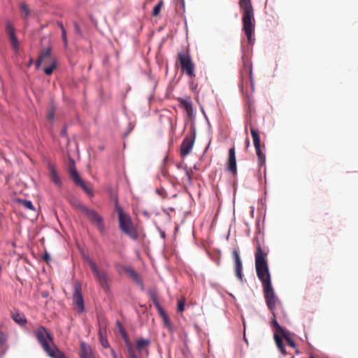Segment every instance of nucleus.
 <instances>
[{
  "instance_id": "34",
  "label": "nucleus",
  "mask_w": 358,
  "mask_h": 358,
  "mask_svg": "<svg viewBox=\"0 0 358 358\" xmlns=\"http://www.w3.org/2000/svg\"><path fill=\"white\" fill-rule=\"evenodd\" d=\"M177 168L179 169H184L185 170V174L188 178V180L191 181L192 177H191L190 171H189L185 166H183V164H182L180 163L177 164Z\"/></svg>"
},
{
  "instance_id": "29",
  "label": "nucleus",
  "mask_w": 358,
  "mask_h": 358,
  "mask_svg": "<svg viewBox=\"0 0 358 358\" xmlns=\"http://www.w3.org/2000/svg\"><path fill=\"white\" fill-rule=\"evenodd\" d=\"M6 32L8 36L15 34L13 24L10 21L6 22Z\"/></svg>"
},
{
  "instance_id": "30",
  "label": "nucleus",
  "mask_w": 358,
  "mask_h": 358,
  "mask_svg": "<svg viewBox=\"0 0 358 358\" xmlns=\"http://www.w3.org/2000/svg\"><path fill=\"white\" fill-rule=\"evenodd\" d=\"M163 6V1L160 0L158 3L154 7L152 10V15L153 16H157L159 13H160L162 8Z\"/></svg>"
},
{
  "instance_id": "7",
  "label": "nucleus",
  "mask_w": 358,
  "mask_h": 358,
  "mask_svg": "<svg viewBox=\"0 0 358 358\" xmlns=\"http://www.w3.org/2000/svg\"><path fill=\"white\" fill-rule=\"evenodd\" d=\"M89 266L98 280L100 286L106 291L109 290L108 277L106 273L100 270L97 265L90 259H87Z\"/></svg>"
},
{
  "instance_id": "39",
  "label": "nucleus",
  "mask_w": 358,
  "mask_h": 358,
  "mask_svg": "<svg viewBox=\"0 0 358 358\" xmlns=\"http://www.w3.org/2000/svg\"><path fill=\"white\" fill-rule=\"evenodd\" d=\"M163 320L165 323V324L169 327V328H171V322L169 319V317L168 315H166L165 317H163Z\"/></svg>"
},
{
  "instance_id": "19",
  "label": "nucleus",
  "mask_w": 358,
  "mask_h": 358,
  "mask_svg": "<svg viewBox=\"0 0 358 358\" xmlns=\"http://www.w3.org/2000/svg\"><path fill=\"white\" fill-rule=\"evenodd\" d=\"M69 173L73 182L80 178L79 173L76 169L75 162L73 159H70L69 162Z\"/></svg>"
},
{
  "instance_id": "2",
  "label": "nucleus",
  "mask_w": 358,
  "mask_h": 358,
  "mask_svg": "<svg viewBox=\"0 0 358 358\" xmlns=\"http://www.w3.org/2000/svg\"><path fill=\"white\" fill-rule=\"evenodd\" d=\"M239 6L243 10V29L250 43L255 30L254 9L250 0H239Z\"/></svg>"
},
{
  "instance_id": "3",
  "label": "nucleus",
  "mask_w": 358,
  "mask_h": 358,
  "mask_svg": "<svg viewBox=\"0 0 358 358\" xmlns=\"http://www.w3.org/2000/svg\"><path fill=\"white\" fill-rule=\"evenodd\" d=\"M118 213V220L120 229L131 238L136 240L138 238V232L132 222L130 216L124 213L120 207L117 208Z\"/></svg>"
},
{
  "instance_id": "26",
  "label": "nucleus",
  "mask_w": 358,
  "mask_h": 358,
  "mask_svg": "<svg viewBox=\"0 0 358 358\" xmlns=\"http://www.w3.org/2000/svg\"><path fill=\"white\" fill-rule=\"evenodd\" d=\"M50 66L48 67L44 68L43 71L46 75H51L54 71L55 69H56L57 66V62L56 59H52L51 62H49Z\"/></svg>"
},
{
  "instance_id": "13",
  "label": "nucleus",
  "mask_w": 358,
  "mask_h": 358,
  "mask_svg": "<svg viewBox=\"0 0 358 358\" xmlns=\"http://www.w3.org/2000/svg\"><path fill=\"white\" fill-rule=\"evenodd\" d=\"M52 50L50 48H47L42 50L41 55L36 62V67L38 68L42 63L48 64L52 59H55L51 55Z\"/></svg>"
},
{
  "instance_id": "36",
  "label": "nucleus",
  "mask_w": 358,
  "mask_h": 358,
  "mask_svg": "<svg viewBox=\"0 0 358 358\" xmlns=\"http://www.w3.org/2000/svg\"><path fill=\"white\" fill-rule=\"evenodd\" d=\"M99 341L101 344V345L106 348L109 347V343L107 341L106 336L99 337Z\"/></svg>"
},
{
  "instance_id": "11",
  "label": "nucleus",
  "mask_w": 358,
  "mask_h": 358,
  "mask_svg": "<svg viewBox=\"0 0 358 358\" xmlns=\"http://www.w3.org/2000/svg\"><path fill=\"white\" fill-rule=\"evenodd\" d=\"M227 170L233 175L237 174L236 151L234 146L231 148L229 150V156L227 159Z\"/></svg>"
},
{
  "instance_id": "24",
  "label": "nucleus",
  "mask_w": 358,
  "mask_h": 358,
  "mask_svg": "<svg viewBox=\"0 0 358 358\" xmlns=\"http://www.w3.org/2000/svg\"><path fill=\"white\" fill-rule=\"evenodd\" d=\"M74 183L76 185L80 186L85 191V192L90 196L92 197L94 196L92 189L90 187H87L85 182L81 178H79L78 180H76Z\"/></svg>"
},
{
  "instance_id": "15",
  "label": "nucleus",
  "mask_w": 358,
  "mask_h": 358,
  "mask_svg": "<svg viewBox=\"0 0 358 358\" xmlns=\"http://www.w3.org/2000/svg\"><path fill=\"white\" fill-rule=\"evenodd\" d=\"M48 169L49 171V176L52 182L57 186H61L62 180L58 175L55 166L51 162H49L48 164Z\"/></svg>"
},
{
  "instance_id": "9",
  "label": "nucleus",
  "mask_w": 358,
  "mask_h": 358,
  "mask_svg": "<svg viewBox=\"0 0 358 358\" xmlns=\"http://www.w3.org/2000/svg\"><path fill=\"white\" fill-rule=\"evenodd\" d=\"M73 302L79 313L84 311V300L81 292V286L79 283L75 284L73 287Z\"/></svg>"
},
{
  "instance_id": "23",
  "label": "nucleus",
  "mask_w": 358,
  "mask_h": 358,
  "mask_svg": "<svg viewBox=\"0 0 358 358\" xmlns=\"http://www.w3.org/2000/svg\"><path fill=\"white\" fill-rule=\"evenodd\" d=\"M150 342L149 339H143V338H139L136 341V348L138 350L145 349V354L148 356V347L149 346Z\"/></svg>"
},
{
  "instance_id": "42",
  "label": "nucleus",
  "mask_w": 358,
  "mask_h": 358,
  "mask_svg": "<svg viewBox=\"0 0 358 358\" xmlns=\"http://www.w3.org/2000/svg\"><path fill=\"white\" fill-rule=\"evenodd\" d=\"M43 259H44L45 262H48V261L50 259V257L49 254L45 253V254L43 255Z\"/></svg>"
},
{
  "instance_id": "27",
  "label": "nucleus",
  "mask_w": 358,
  "mask_h": 358,
  "mask_svg": "<svg viewBox=\"0 0 358 358\" xmlns=\"http://www.w3.org/2000/svg\"><path fill=\"white\" fill-rule=\"evenodd\" d=\"M56 108L53 104H50L47 110V119L49 121H52L55 118V113Z\"/></svg>"
},
{
  "instance_id": "43",
  "label": "nucleus",
  "mask_w": 358,
  "mask_h": 358,
  "mask_svg": "<svg viewBox=\"0 0 358 358\" xmlns=\"http://www.w3.org/2000/svg\"><path fill=\"white\" fill-rule=\"evenodd\" d=\"M57 24H58L59 27L61 29L62 31H63V29H65V28H64V25H63L62 22H58Z\"/></svg>"
},
{
  "instance_id": "12",
  "label": "nucleus",
  "mask_w": 358,
  "mask_h": 358,
  "mask_svg": "<svg viewBox=\"0 0 358 358\" xmlns=\"http://www.w3.org/2000/svg\"><path fill=\"white\" fill-rule=\"evenodd\" d=\"M117 325L119 328L120 334L121 335L122 339L124 340L125 345L127 348L128 355L134 352V349L132 343L129 339L127 332L126 331V330L124 329L123 326L119 321L117 322Z\"/></svg>"
},
{
  "instance_id": "45",
  "label": "nucleus",
  "mask_w": 358,
  "mask_h": 358,
  "mask_svg": "<svg viewBox=\"0 0 358 358\" xmlns=\"http://www.w3.org/2000/svg\"><path fill=\"white\" fill-rule=\"evenodd\" d=\"M61 135L62 136H66V129H64L61 131Z\"/></svg>"
},
{
  "instance_id": "46",
  "label": "nucleus",
  "mask_w": 358,
  "mask_h": 358,
  "mask_svg": "<svg viewBox=\"0 0 358 358\" xmlns=\"http://www.w3.org/2000/svg\"><path fill=\"white\" fill-rule=\"evenodd\" d=\"M113 357L114 358H122V357H121V356L118 357L114 352H113Z\"/></svg>"
},
{
  "instance_id": "31",
  "label": "nucleus",
  "mask_w": 358,
  "mask_h": 358,
  "mask_svg": "<svg viewBox=\"0 0 358 358\" xmlns=\"http://www.w3.org/2000/svg\"><path fill=\"white\" fill-rule=\"evenodd\" d=\"M8 37H9V39H10V43L12 45L13 48L15 50H18V47H19V41H18V40L17 38L16 35L14 34V35L10 36Z\"/></svg>"
},
{
  "instance_id": "5",
  "label": "nucleus",
  "mask_w": 358,
  "mask_h": 358,
  "mask_svg": "<svg viewBox=\"0 0 358 358\" xmlns=\"http://www.w3.org/2000/svg\"><path fill=\"white\" fill-rule=\"evenodd\" d=\"M178 61L180 62L182 71L190 78L195 77V66L188 52H180L178 54Z\"/></svg>"
},
{
  "instance_id": "8",
  "label": "nucleus",
  "mask_w": 358,
  "mask_h": 358,
  "mask_svg": "<svg viewBox=\"0 0 358 358\" xmlns=\"http://www.w3.org/2000/svg\"><path fill=\"white\" fill-rule=\"evenodd\" d=\"M250 133L252 135L256 154L258 158V165L259 167H262L265 165L266 156L262 150L259 134L258 130H257L252 126L250 127Z\"/></svg>"
},
{
  "instance_id": "44",
  "label": "nucleus",
  "mask_w": 358,
  "mask_h": 358,
  "mask_svg": "<svg viewBox=\"0 0 358 358\" xmlns=\"http://www.w3.org/2000/svg\"><path fill=\"white\" fill-rule=\"evenodd\" d=\"M129 358H138L137 355H136L135 352L129 355Z\"/></svg>"
},
{
  "instance_id": "18",
  "label": "nucleus",
  "mask_w": 358,
  "mask_h": 358,
  "mask_svg": "<svg viewBox=\"0 0 358 358\" xmlns=\"http://www.w3.org/2000/svg\"><path fill=\"white\" fill-rule=\"evenodd\" d=\"M12 319L20 325H24L27 323V319L24 315L18 310L11 313Z\"/></svg>"
},
{
  "instance_id": "21",
  "label": "nucleus",
  "mask_w": 358,
  "mask_h": 358,
  "mask_svg": "<svg viewBox=\"0 0 358 358\" xmlns=\"http://www.w3.org/2000/svg\"><path fill=\"white\" fill-rule=\"evenodd\" d=\"M280 336L282 339H285L287 345L295 350L296 353H299V350L296 348V345L294 340L290 336V333L288 331H285L284 334H281Z\"/></svg>"
},
{
  "instance_id": "20",
  "label": "nucleus",
  "mask_w": 358,
  "mask_h": 358,
  "mask_svg": "<svg viewBox=\"0 0 358 358\" xmlns=\"http://www.w3.org/2000/svg\"><path fill=\"white\" fill-rule=\"evenodd\" d=\"M91 354H92V348L85 342L81 341L80 343V357L83 358L86 356L87 357Z\"/></svg>"
},
{
  "instance_id": "25",
  "label": "nucleus",
  "mask_w": 358,
  "mask_h": 358,
  "mask_svg": "<svg viewBox=\"0 0 358 358\" xmlns=\"http://www.w3.org/2000/svg\"><path fill=\"white\" fill-rule=\"evenodd\" d=\"M16 201L18 203L23 206L27 209L31 210H34V205L32 204L31 201L22 199H17Z\"/></svg>"
},
{
  "instance_id": "6",
  "label": "nucleus",
  "mask_w": 358,
  "mask_h": 358,
  "mask_svg": "<svg viewBox=\"0 0 358 358\" xmlns=\"http://www.w3.org/2000/svg\"><path fill=\"white\" fill-rule=\"evenodd\" d=\"M271 313L273 315L271 324L274 328L273 338L280 352L284 355H287V352L285 350V348L283 345V341H282V338L280 336V334H284V331L285 330L278 323L276 320L277 314L275 313V310H273V312H271Z\"/></svg>"
},
{
  "instance_id": "22",
  "label": "nucleus",
  "mask_w": 358,
  "mask_h": 358,
  "mask_svg": "<svg viewBox=\"0 0 358 358\" xmlns=\"http://www.w3.org/2000/svg\"><path fill=\"white\" fill-rule=\"evenodd\" d=\"M127 273L135 281L138 285H143V281L140 278L138 273L131 267L126 268Z\"/></svg>"
},
{
  "instance_id": "48",
  "label": "nucleus",
  "mask_w": 358,
  "mask_h": 358,
  "mask_svg": "<svg viewBox=\"0 0 358 358\" xmlns=\"http://www.w3.org/2000/svg\"><path fill=\"white\" fill-rule=\"evenodd\" d=\"M309 358H315V357L311 355V356L309 357Z\"/></svg>"
},
{
  "instance_id": "40",
  "label": "nucleus",
  "mask_w": 358,
  "mask_h": 358,
  "mask_svg": "<svg viewBox=\"0 0 358 358\" xmlns=\"http://www.w3.org/2000/svg\"><path fill=\"white\" fill-rule=\"evenodd\" d=\"M74 29L76 33L78 34H81V30L77 22L73 23Z\"/></svg>"
},
{
  "instance_id": "28",
  "label": "nucleus",
  "mask_w": 358,
  "mask_h": 358,
  "mask_svg": "<svg viewBox=\"0 0 358 358\" xmlns=\"http://www.w3.org/2000/svg\"><path fill=\"white\" fill-rule=\"evenodd\" d=\"M99 337L106 336V324L105 320L102 321L99 320Z\"/></svg>"
},
{
  "instance_id": "32",
  "label": "nucleus",
  "mask_w": 358,
  "mask_h": 358,
  "mask_svg": "<svg viewBox=\"0 0 358 358\" xmlns=\"http://www.w3.org/2000/svg\"><path fill=\"white\" fill-rule=\"evenodd\" d=\"M185 298L182 297L178 301V312L182 313L185 310Z\"/></svg>"
},
{
  "instance_id": "38",
  "label": "nucleus",
  "mask_w": 358,
  "mask_h": 358,
  "mask_svg": "<svg viewBox=\"0 0 358 358\" xmlns=\"http://www.w3.org/2000/svg\"><path fill=\"white\" fill-rule=\"evenodd\" d=\"M152 301H153V303H154L155 306L156 307L157 311H159L162 308H163L162 307V306L160 305V303H159V301H157V299H156V297L154 296L152 299Z\"/></svg>"
},
{
  "instance_id": "33",
  "label": "nucleus",
  "mask_w": 358,
  "mask_h": 358,
  "mask_svg": "<svg viewBox=\"0 0 358 358\" xmlns=\"http://www.w3.org/2000/svg\"><path fill=\"white\" fill-rule=\"evenodd\" d=\"M20 8L22 12L24 13L25 17H28L30 13V10L28 6L25 3H22L20 6Z\"/></svg>"
},
{
  "instance_id": "4",
  "label": "nucleus",
  "mask_w": 358,
  "mask_h": 358,
  "mask_svg": "<svg viewBox=\"0 0 358 358\" xmlns=\"http://www.w3.org/2000/svg\"><path fill=\"white\" fill-rule=\"evenodd\" d=\"M76 207L83 214H84L92 223L95 224L101 232L105 229L104 224L102 217L99 213L93 209L87 208L86 206L80 202L76 203Z\"/></svg>"
},
{
  "instance_id": "47",
  "label": "nucleus",
  "mask_w": 358,
  "mask_h": 358,
  "mask_svg": "<svg viewBox=\"0 0 358 358\" xmlns=\"http://www.w3.org/2000/svg\"><path fill=\"white\" fill-rule=\"evenodd\" d=\"M246 145H247V147H248L250 145V141L248 138H246Z\"/></svg>"
},
{
  "instance_id": "10",
  "label": "nucleus",
  "mask_w": 358,
  "mask_h": 358,
  "mask_svg": "<svg viewBox=\"0 0 358 358\" xmlns=\"http://www.w3.org/2000/svg\"><path fill=\"white\" fill-rule=\"evenodd\" d=\"M194 138L192 136H187L183 139L180 145V155L182 157L188 155L194 145Z\"/></svg>"
},
{
  "instance_id": "17",
  "label": "nucleus",
  "mask_w": 358,
  "mask_h": 358,
  "mask_svg": "<svg viewBox=\"0 0 358 358\" xmlns=\"http://www.w3.org/2000/svg\"><path fill=\"white\" fill-rule=\"evenodd\" d=\"M178 101L180 106L182 108L189 116L193 113L192 102L189 97L187 98H179Z\"/></svg>"
},
{
  "instance_id": "16",
  "label": "nucleus",
  "mask_w": 358,
  "mask_h": 358,
  "mask_svg": "<svg viewBox=\"0 0 358 358\" xmlns=\"http://www.w3.org/2000/svg\"><path fill=\"white\" fill-rule=\"evenodd\" d=\"M243 62V69L241 70V77L243 78L244 75L246 74L248 76L249 79L251 83V85L252 86V64L248 59H245L244 57H242Z\"/></svg>"
},
{
  "instance_id": "1",
  "label": "nucleus",
  "mask_w": 358,
  "mask_h": 358,
  "mask_svg": "<svg viewBox=\"0 0 358 358\" xmlns=\"http://www.w3.org/2000/svg\"><path fill=\"white\" fill-rule=\"evenodd\" d=\"M253 243L256 248L255 257L257 275L262 283L266 306L271 312H273L278 306L281 305V302L271 285V278L267 262L268 250L265 246L262 245L257 237L254 238Z\"/></svg>"
},
{
  "instance_id": "41",
  "label": "nucleus",
  "mask_w": 358,
  "mask_h": 358,
  "mask_svg": "<svg viewBox=\"0 0 358 358\" xmlns=\"http://www.w3.org/2000/svg\"><path fill=\"white\" fill-rule=\"evenodd\" d=\"M158 313L162 318L167 315L163 308L159 310Z\"/></svg>"
},
{
  "instance_id": "37",
  "label": "nucleus",
  "mask_w": 358,
  "mask_h": 358,
  "mask_svg": "<svg viewBox=\"0 0 358 358\" xmlns=\"http://www.w3.org/2000/svg\"><path fill=\"white\" fill-rule=\"evenodd\" d=\"M62 41L64 42V46L66 48H67L68 40H67V35H66V29H63V31H62Z\"/></svg>"
},
{
  "instance_id": "14",
  "label": "nucleus",
  "mask_w": 358,
  "mask_h": 358,
  "mask_svg": "<svg viewBox=\"0 0 358 358\" xmlns=\"http://www.w3.org/2000/svg\"><path fill=\"white\" fill-rule=\"evenodd\" d=\"M233 257L235 263V273L236 276L240 280H243V274H242V262L237 250L234 249L232 251Z\"/></svg>"
},
{
  "instance_id": "35",
  "label": "nucleus",
  "mask_w": 358,
  "mask_h": 358,
  "mask_svg": "<svg viewBox=\"0 0 358 358\" xmlns=\"http://www.w3.org/2000/svg\"><path fill=\"white\" fill-rule=\"evenodd\" d=\"M7 341V335L0 330V347L3 345Z\"/></svg>"
}]
</instances>
